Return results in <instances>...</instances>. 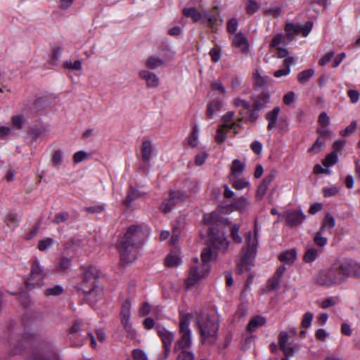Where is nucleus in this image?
Here are the masks:
<instances>
[{"mask_svg":"<svg viewBox=\"0 0 360 360\" xmlns=\"http://www.w3.org/2000/svg\"><path fill=\"white\" fill-rule=\"evenodd\" d=\"M147 228L139 225L129 227L125 234L121 237L117 248L123 263H131L137 258L138 250L148 237Z\"/></svg>","mask_w":360,"mask_h":360,"instance_id":"1","label":"nucleus"},{"mask_svg":"<svg viewBox=\"0 0 360 360\" xmlns=\"http://www.w3.org/2000/svg\"><path fill=\"white\" fill-rule=\"evenodd\" d=\"M258 228L257 221H255L254 235L251 231L246 233L245 236V244L243 247L240 258L237 264L239 273L242 274L250 270L252 265L258 245Z\"/></svg>","mask_w":360,"mask_h":360,"instance_id":"2","label":"nucleus"},{"mask_svg":"<svg viewBox=\"0 0 360 360\" xmlns=\"http://www.w3.org/2000/svg\"><path fill=\"white\" fill-rule=\"evenodd\" d=\"M197 324L201 342L208 345L216 343L219 327L218 316H198Z\"/></svg>","mask_w":360,"mask_h":360,"instance_id":"3","label":"nucleus"},{"mask_svg":"<svg viewBox=\"0 0 360 360\" xmlns=\"http://www.w3.org/2000/svg\"><path fill=\"white\" fill-rule=\"evenodd\" d=\"M340 262L334 264L332 267L326 271H320L316 277V283L323 286H331L345 281L344 276L340 273Z\"/></svg>","mask_w":360,"mask_h":360,"instance_id":"4","label":"nucleus"},{"mask_svg":"<svg viewBox=\"0 0 360 360\" xmlns=\"http://www.w3.org/2000/svg\"><path fill=\"white\" fill-rule=\"evenodd\" d=\"M210 265L200 264L198 258L194 259V263L191 265L188 277L186 278L187 287H193L195 284L206 278L210 272Z\"/></svg>","mask_w":360,"mask_h":360,"instance_id":"5","label":"nucleus"},{"mask_svg":"<svg viewBox=\"0 0 360 360\" xmlns=\"http://www.w3.org/2000/svg\"><path fill=\"white\" fill-rule=\"evenodd\" d=\"M98 271L94 266L84 267L79 277V281L76 288L82 292L98 285Z\"/></svg>","mask_w":360,"mask_h":360,"instance_id":"6","label":"nucleus"},{"mask_svg":"<svg viewBox=\"0 0 360 360\" xmlns=\"http://www.w3.org/2000/svg\"><path fill=\"white\" fill-rule=\"evenodd\" d=\"M46 274L44 267L41 265L38 259H34L31 267V271L28 278L26 280L27 288H34L35 287H41L44 285V280Z\"/></svg>","mask_w":360,"mask_h":360,"instance_id":"7","label":"nucleus"},{"mask_svg":"<svg viewBox=\"0 0 360 360\" xmlns=\"http://www.w3.org/2000/svg\"><path fill=\"white\" fill-rule=\"evenodd\" d=\"M280 111V107L276 106L266 114V120L268 121V130L271 131L275 128H278L282 132H287L288 131V121L287 118L281 117L278 119Z\"/></svg>","mask_w":360,"mask_h":360,"instance_id":"8","label":"nucleus"},{"mask_svg":"<svg viewBox=\"0 0 360 360\" xmlns=\"http://www.w3.org/2000/svg\"><path fill=\"white\" fill-rule=\"evenodd\" d=\"M340 274L344 276L345 281L349 276H360V264L352 260H345L340 262Z\"/></svg>","mask_w":360,"mask_h":360,"instance_id":"9","label":"nucleus"},{"mask_svg":"<svg viewBox=\"0 0 360 360\" xmlns=\"http://www.w3.org/2000/svg\"><path fill=\"white\" fill-rule=\"evenodd\" d=\"M210 239L216 248L219 250H226L229 247V242L224 233H220L215 228H210Z\"/></svg>","mask_w":360,"mask_h":360,"instance_id":"10","label":"nucleus"},{"mask_svg":"<svg viewBox=\"0 0 360 360\" xmlns=\"http://www.w3.org/2000/svg\"><path fill=\"white\" fill-rule=\"evenodd\" d=\"M188 197V195L186 194L183 191H172L170 193L168 201L162 202L160 205V210L164 213H168L171 211L172 207L174 206L175 204L184 200Z\"/></svg>","mask_w":360,"mask_h":360,"instance_id":"11","label":"nucleus"},{"mask_svg":"<svg viewBox=\"0 0 360 360\" xmlns=\"http://www.w3.org/2000/svg\"><path fill=\"white\" fill-rule=\"evenodd\" d=\"M157 331L160 337L164 349H165V356L164 359H167L170 353V346L174 341V334L167 330L161 325H157Z\"/></svg>","mask_w":360,"mask_h":360,"instance_id":"12","label":"nucleus"},{"mask_svg":"<svg viewBox=\"0 0 360 360\" xmlns=\"http://www.w3.org/2000/svg\"><path fill=\"white\" fill-rule=\"evenodd\" d=\"M286 224L295 226L301 224L305 219L304 214L301 210H288L284 214Z\"/></svg>","mask_w":360,"mask_h":360,"instance_id":"13","label":"nucleus"},{"mask_svg":"<svg viewBox=\"0 0 360 360\" xmlns=\"http://www.w3.org/2000/svg\"><path fill=\"white\" fill-rule=\"evenodd\" d=\"M82 292L84 293L85 300L89 304H95L97 301L101 300L103 295V288L99 285L90 288L88 290Z\"/></svg>","mask_w":360,"mask_h":360,"instance_id":"14","label":"nucleus"},{"mask_svg":"<svg viewBox=\"0 0 360 360\" xmlns=\"http://www.w3.org/2000/svg\"><path fill=\"white\" fill-rule=\"evenodd\" d=\"M232 46L238 48L243 53H248L250 50V44L248 40L241 32L236 33L233 37H231Z\"/></svg>","mask_w":360,"mask_h":360,"instance_id":"15","label":"nucleus"},{"mask_svg":"<svg viewBox=\"0 0 360 360\" xmlns=\"http://www.w3.org/2000/svg\"><path fill=\"white\" fill-rule=\"evenodd\" d=\"M290 339V334L285 331H282L278 335V344L281 349L283 352L285 356H291L294 354V348L287 345Z\"/></svg>","mask_w":360,"mask_h":360,"instance_id":"16","label":"nucleus"},{"mask_svg":"<svg viewBox=\"0 0 360 360\" xmlns=\"http://www.w3.org/2000/svg\"><path fill=\"white\" fill-rule=\"evenodd\" d=\"M139 75L141 79L146 81L147 87L156 88L159 86L160 79L155 73L149 70H142L139 71Z\"/></svg>","mask_w":360,"mask_h":360,"instance_id":"17","label":"nucleus"},{"mask_svg":"<svg viewBox=\"0 0 360 360\" xmlns=\"http://www.w3.org/2000/svg\"><path fill=\"white\" fill-rule=\"evenodd\" d=\"M154 150V146L152 141L148 139H144L141 145V158L145 163H149L152 159Z\"/></svg>","mask_w":360,"mask_h":360,"instance_id":"18","label":"nucleus"},{"mask_svg":"<svg viewBox=\"0 0 360 360\" xmlns=\"http://www.w3.org/2000/svg\"><path fill=\"white\" fill-rule=\"evenodd\" d=\"M192 345L191 335H181V338L174 344V352L188 351Z\"/></svg>","mask_w":360,"mask_h":360,"instance_id":"19","label":"nucleus"},{"mask_svg":"<svg viewBox=\"0 0 360 360\" xmlns=\"http://www.w3.org/2000/svg\"><path fill=\"white\" fill-rule=\"evenodd\" d=\"M182 13L184 16L191 18L193 22L202 21L203 12H200L196 7H185Z\"/></svg>","mask_w":360,"mask_h":360,"instance_id":"20","label":"nucleus"},{"mask_svg":"<svg viewBox=\"0 0 360 360\" xmlns=\"http://www.w3.org/2000/svg\"><path fill=\"white\" fill-rule=\"evenodd\" d=\"M30 360H59V358L53 350L44 349L35 353Z\"/></svg>","mask_w":360,"mask_h":360,"instance_id":"21","label":"nucleus"},{"mask_svg":"<svg viewBox=\"0 0 360 360\" xmlns=\"http://www.w3.org/2000/svg\"><path fill=\"white\" fill-rule=\"evenodd\" d=\"M140 315H148L150 313L158 314L162 312V308L158 305L151 306L148 302H145L139 308Z\"/></svg>","mask_w":360,"mask_h":360,"instance_id":"22","label":"nucleus"},{"mask_svg":"<svg viewBox=\"0 0 360 360\" xmlns=\"http://www.w3.org/2000/svg\"><path fill=\"white\" fill-rule=\"evenodd\" d=\"M146 67L150 70H155L165 65L164 60L158 56L148 57L145 62Z\"/></svg>","mask_w":360,"mask_h":360,"instance_id":"23","label":"nucleus"},{"mask_svg":"<svg viewBox=\"0 0 360 360\" xmlns=\"http://www.w3.org/2000/svg\"><path fill=\"white\" fill-rule=\"evenodd\" d=\"M234 116L233 111H229L226 114H225L222 117L223 123L221 124L224 127H229L230 130H232L235 134H237L238 131L236 130V127L240 125L236 122L233 121V117Z\"/></svg>","mask_w":360,"mask_h":360,"instance_id":"24","label":"nucleus"},{"mask_svg":"<svg viewBox=\"0 0 360 360\" xmlns=\"http://www.w3.org/2000/svg\"><path fill=\"white\" fill-rule=\"evenodd\" d=\"M181 263V259L176 252H171L165 258V265L169 268L177 267Z\"/></svg>","mask_w":360,"mask_h":360,"instance_id":"25","label":"nucleus"},{"mask_svg":"<svg viewBox=\"0 0 360 360\" xmlns=\"http://www.w3.org/2000/svg\"><path fill=\"white\" fill-rule=\"evenodd\" d=\"M270 102V94L269 92H262L257 97L253 105L257 107V110H262L267 106Z\"/></svg>","mask_w":360,"mask_h":360,"instance_id":"26","label":"nucleus"},{"mask_svg":"<svg viewBox=\"0 0 360 360\" xmlns=\"http://www.w3.org/2000/svg\"><path fill=\"white\" fill-rule=\"evenodd\" d=\"M249 205V202L246 198L241 196L233 200L230 207L233 210L239 212H245Z\"/></svg>","mask_w":360,"mask_h":360,"instance_id":"27","label":"nucleus"},{"mask_svg":"<svg viewBox=\"0 0 360 360\" xmlns=\"http://www.w3.org/2000/svg\"><path fill=\"white\" fill-rule=\"evenodd\" d=\"M265 323L266 319L264 316H253L249 321L247 329L250 333L255 332L259 327L264 326Z\"/></svg>","mask_w":360,"mask_h":360,"instance_id":"28","label":"nucleus"},{"mask_svg":"<svg viewBox=\"0 0 360 360\" xmlns=\"http://www.w3.org/2000/svg\"><path fill=\"white\" fill-rule=\"evenodd\" d=\"M274 176L272 175L265 177L259 184L257 190V196L262 198L268 189L269 184L272 182Z\"/></svg>","mask_w":360,"mask_h":360,"instance_id":"29","label":"nucleus"},{"mask_svg":"<svg viewBox=\"0 0 360 360\" xmlns=\"http://www.w3.org/2000/svg\"><path fill=\"white\" fill-rule=\"evenodd\" d=\"M64 292L63 288L60 285H56L49 288H47L44 290V295L47 297H53L62 295Z\"/></svg>","mask_w":360,"mask_h":360,"instance_id":"30","label":"nucleus"},{"mask_svg":"<svg viewBox=\"0 0 360 360\" xmlns=\"http://www.w3.org/2000/svg\"><path fill=\"white\" fill-rule=\"evenodd\" d=\"M296 251L295 250H286L279 255V259L285 264H291L296 259Z\"/></svg>","mask_w":360,"mask_h":360,"instance_id":"31","label":"nucleus"},{"mask_svg":"<svg viewBox=\"0 0 360 360\" xmlns=\"http://www.w3.org/2000/svg\"><path fill=\"white\" fill-rule=\"evenodd\" d=\"M179 332L181 335H191L189 316H183L180 319Z\"/></svg>","mask_w":360,"mask_h":360,"instance_id":"32","label":"nucleus"},{"mask_svg":"<svg viewBox=\"0 0 360 360\" xmlns=\"http://www.w3.org/2000/svg\"><path fill=\"white\" fill-rule=\"evenodd\" d=\"M232 103L236 108H240L239 110V114L241 117L244 115L243 110H249L250 107V105L248 101L240 98H233Z\"/></svg>","mask_w":360,"mask_h":360,"instance_id":"33","label":"nucleus"},{"mask_svg":"<svg viewBox=\"0 0 360 360\" xmlns=\"http://www.w3.org/2000/svg\"><path fill=\"white\" fill-rule=\"evenodd\" d=\"M222 107V103L215 101L210 103L207 106V115L212 119L214 117L215 112L219 111Z\"/></svg>","mask_w":360,"mask_h":360,"instance_id":"34","label":"nucleus"},{"mask_svg":"<svg viewBox=\"0 0 360 360\" xmlns=\"http://www.w3.org/2000/svg\"><path fill=\"white\" fill-rule=\"evenodd\" d=\"M240 225L238 224H232L230 229V234L232 240L240 244L243 242V238L239 235Z\"/></svg>","mask_w":360,"mask_h":360,"instance_id":"35","label":"nucleus"},{"mask_svg":"<svg viewBox=\"0 0 360 360\" xmlns=\"http://www.w3.org/2000/svg\"><path fill=\"white\" fill-rule=\"evenodd\" d=\"M6 223L8 226L15 229L18 226L19 219L18 214L13 212L11 211L8 212V215L6 218Z\"/></svg>","mask_w":360,"mask_h":360,"instance_id":"36","label":"nucleus"},{"mask_svg":"<svg viewBox=\"0 0 360 360\" xmlns=\"http://www.w3.org/2000/svg\"><path fill=\"white\" fill-rule=\"evenodd\" d=\"M140 196V192L134 189L133 187H131L128 192L127 198L123 201V204L127 207H129L133 200Z\"/></svg>","mask_w":360,"mask_h":360,"instance_id":"37","label":"nucleus"},{"mask_svg":"<svg viewBox=\"0 0 360 360\" xmlns=\"http://www.w3.org/2000/svg\"><path fill=\"white\" fill-rule=\"evenodd\" d=\"M335 225V221L334 217L331 214H326L320 230L326 231L327 229H333Z\"/></svg>","mask_w":360,"mask_h":360,"instance_id":"38","label":"nucleus"},{"mask_svg":"<svg viewBox=\"0 0 360 360\" xmlns=\"http://www.w3.org/2000/svg\"><path fill=\"white\" fill-rule=\"evenodd\" d=\"M245 169V164L239 160H233L231 167V173L235 176H240Z\"/></svg>","mask_w":360,"mask_h":360,"instance_id":"39","label":"nucleus"},{"mask_svg":"<svg viewBox=\"0 0 360 360\" xmlns=\"http://www.w3.org/2000/svg\"><path fill=\"white\" fill-rule=\"evenodd\" d=\"M255 85L257 86H263L268 84L269 78L268 76H262L258 70L253 72Z\"/></svg>","mask_w":360,"mask_h":360,"instance_id":"40","label":"nucleus"},{"mask_svg":"<svg viewBox=\"0 0 360 360\" xmlns=\"http://www.w3.org/2000/svg\"><path fill=\"white\" fill-rule=\"evenodd\" d=\"M228 130H230L229 127H224L222 124L219 126L215 135V140L217 143H223L226 140Z\"/></svg>","mask_w":360,"mask_h":360,"instance_id":"41","label":"nucleus"},{"mask_svg":"<svg viewBox=\"0 0 360 360\" xmlns=\"http://www.w3.org/2000/svg\"><path fill=\"white\" fill-rule=\"evenodd\" d=\"M314 74V70L313 69L303 70L298 74L297 79L300 83L304 84L312 77Z\"/></svg>","mask_w":360,"mask_h":360,"instance_id":"42","label":"nucleus"},{"mask_svg":"<svg viewBox=\"0 0 360 360\" xmlns=\"http://www.w3.org/2000/svg\"><path fill=\"white\" fill-rule=\"evenodd\" d=\"M285 44L286 42L283 35L282 34H278L273 38L270 44V47L278 49L285 46Z\"/></svg>","mask_w":360,"mask_h":360,"instance_id":"43","label":"nucleus"},{"mask_svg":"<svg viewBox=\"0 0 360 360\" xmlns=\"http://www.w3.org/2000/svg\"><path fill=\"white\" fill-rule=\"evenodd\" d=\"M260 110H257V107H255V105H253V108L252 110H250L247 116H242L240 117V118H239V120H248L251 122H255L259 117V111Z\"/></svg>","mask_w":360,"mask_h":360,"instance_id":"44","label":"nucleus"},{"mask_svg":"<svg viewBox=\"0 0 360 360\" xmlns=\"http://www.w3.org/2000/svg\"><path fill=\"white\" fill-rule=\"evenodd\" d=\"M199 136V129L198 126L193 127V131L190 137L188 138V144L190 146L194 148L198 146Z\"/></svg>","mask_w":360,"mask_h":360,"instance_id":"45","label":"nucleus"},{"mask_svg":"<svg viewBox=\"0 0 360 360\" xmlns=\"http://www.w3.org/2000/svg\"><path fill=\"white\" fill-rule=\"evenodd\" d=\"M338 162V154L336 152L333 151L328 154L323 160V165L329 167L334 165Z\"/></svg>","mask_w":360,"mask_h":360,"instance_id":"46","label":"nucleus"},{"mask_svg":"<svg viewBox=\"0 0 360 360\" xmlns=\"http://www.w3.org/2000/svg\"><path fill=\"white\" fill-rule=\"evenodd\" d=\"M205 20H207L209 25L212 28H214L216 26L218 20L215 15L211 14L207 11H204L202 22H204Z\"/></svg>","mask_w":360,"mask_h":360,"instance_id":"47","label":"nucleus"},{"mask_svg":"<svg viewBox=\"0 0 360 360\" xmlns=\"http://www.w3.org/2000/svg\"><path fill=\"white\" fill-rule=\"evenodd\" d=\"M318 251L316 248L308 249L304 255V260L307 263L313 262L317 257Z\"/></svg>","mask_w":360,"mask_h":360,"instance_id":"48","label":"nucleus"},{"mask_svg":"<svg viewBox=\"0 0 360 360\" xmlns=\"http://www.w3.org/2000/svg\"><path fill=\"white\" fill-rule=\"evenodd\" d=\"M285 30L288 36H292L295 34L300 33V25L293 22H288L285 25Z\"/></svg>","mask_w":360,"mask_h":360,"instance_id":"49","label":"nucleus"},{"mask_svg":"<svg viewBox=\"0 0 360 360\" xmlns=\"http://www.w3.org/2000/svg\"><path fill=\"white\" fill-rule=\"evenodd\" d=\"M211 89L223 95L226 93V89L220 79L214 80L211 84Z\"/></svg>","mask_w":360,"mask_h":360,"instance_id":"50","label":"nucleus"},{"mask_svg":"<svg viewBox=\"0 0 360 360\" xmlns=\"http://www.w3.org/2000/svg\"><path fill=\"white\" fill-rule=\"evenodd\" d=\"M212 257V252L210 248H205L201 252V260L200 264H210V262Z\"/></svg>","mask_w":360,"mask_h":360,"instance_id":"51","label":"nucleus"},{"mask_svg":"<svg viewBox=\"0 0 360 360\" xmlns=\"http://www.w3.org/2000/svg\"><path fill=\"white\" fill-rule=\"evenodd\" d=\"M325 142L326 141L324 138L319 137L313 146L309 149V151L314 153H319L325 144Z\"/></svg>","mask_w":360,"mask_h":360,"instance_id":"52","label":"nucleus"},{"mask_svg":"<svg viewBox=\"0 0 360 360\" xmlns=\"http://www.w3.org/2000/svg\"><path fill=\"white\" fill-rule=\"evenodd\" d=\"M54 243V240L51 238H46L41 240L38 243V249L41 251H44L51 248Z\"/></svg>","mask_w":360,"mask_h":360,"instance_id":"53","label":"nucleus"},{"mask_svg":"<svg viewBox=\"0 0 360 360\" xmlns=\"http://www.w3.org/2000/svg\"><path fill=\"white\" fill-rule=\"evenodd\" d=\"M259 4L254 0H249L246 4V11L248 14L252 15L259 8Z\"/></svg>","mask_w":360,"mask_h":360,"instance_id":"54","label":"nucleus"},{"mask_svg":"<svg viewBox=\"0 0 360 360\" xmlns=\"http://www.w3.org/2000/svg\"><path fill=\"white\" fill-rule=\"evenodd\" d=\"M323 233L324 231L319 230L316 233L314 239V243L320 247H323L327 244L328 240L326 237L323 236Z\"/></svg>","mask_w":360,"mask_h":360,"instance_id":"55","label":"nucleus"},{"mask_svg":"<svg viewBox=\"0 0 360 360\" xmlns=\"http://www.w3.org/2000/svg\"><path fill=\"white\" fill-rule=\"evenodd\" d=\"M63 66L68 69L80 70L82 69V62L79 60H77L74 63L71 60H66L64 62Z\"/></svg>","mask_w":360,"mask_h":360,"instance_id":"56","label":"nucleus"},{"mask_svg":"<svg viewBox=\"0 0 360 360\" xmlns=\"http://www.w3.org/2000/svg\"><path fill=\"white\" fill-rule=\"evenodd\" d=\"M63 162V153L61 150H56L54 152L52 157V162L56 168H59Z\"/></svg>","mask_w":360,"mask_h":360,"instance_id":"57","label":"nucleus"},{"mask_svg":"<svg viewBox=\"0 0 360 360\" xmlns=\"http://www.w3.org/2000/svg\"><path fill=\"white\" fill-rule=\"evenodd\" d=\"M238 23L236 18H231L227 22V32L231 34H235L238 30Z\"/></svg>","mask_w":360,"mask_h":360,"instance_id":"58","label":"nucleus"},{"mask_svg":"<svg viewBox=\"0 0 360 360\" xmlns=\"http://www.w3.org/2000/svg\"><path fill=\"white\" fill-rule=\"evenodd\" d=\"M177 354L176 360H195L194 354L192 352L184 351Z\"/></svg>","mask_w":360,"mask_h":360,"instance_id":"59","label":"nucleus"},{"mask_svg":"<svg viewBox=\"0 0 360 360\" xmlns=\"http://www.w3.org/2000/svg\"><path fill=\"white\" fill-rule=\"evenodd\" d=\"M357 126V122L356 120L352 121L350 124L347 126L344 130L340 131V134L343 136H346L352 134L354 131Z\"/></svg>","mask_w":360,"mask_h":360,"instance_id":"60","label":"nucleus"},{"mask_svg":"<svg viewBox=\"0 0 360 360\" xmlns=\"http://www.w3.org/2000/svg\"><path fill=\"white\" fill-rule=\"evenodd\" d=\"M335 53L330 51L325 54L319 61V63L321 66H325L328 64L331 60L334 58Z\"/></svg>","mask_w":360,"mask_h":360,"instance_id":"61","label":"nucleus"},{"mask_svg":"<svg viewBox=\"0 0 360 360\" xmlns=\"http://www.w3.org/2000/svg\"><path fill=\"white\" fill-rule=\"evenodd\" d=\"M281 279L278 277L274 276L268 283V287L271 290H277L280 288L281 285Z\"/></svg>","mask_w":360,"mask_h":360,"instance_id":"62","label":"nucleus"},{"mask_svg":"<svg viewBox=\"0 0 360 360\" xmlns=\"http://www.w3.org/2000/svg\"><path fill=\"white\" fill-rule=\"evenodd\" d=\"M132 356L135 360H148V356L146 352L139 349H134Z\"/></svg>","mask_w":360,"mask_h":360,"instance_id":"63","label":"nucleus"},{"mask_svg":"<svg viewBox=\"0 0 360 360\" xmlns=\"http://www.w3.org/2000/svg\"><path fill=\"white\" fill-rule=\"evenodd\" d=\"M248 185L249 183L245 179H238L233 182V187L236 190H242L246 188Z\"/></svg>","mask_w":360,"mask_h":360,"instance_id":"64","label":"nucleus"}]
</instances>
